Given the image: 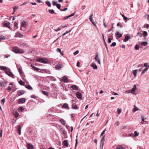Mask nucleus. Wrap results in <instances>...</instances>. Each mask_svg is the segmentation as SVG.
Instances as JSON below:
<instances>
[{
    "mask_svg": "<svg viewBox=\"0 0 149 149\" xmlns=\"http://www.w3.org/2000/svg\"><path fill=\"white\" fill-rule=\"evenodd\" d=\"M31 67L32 68V69L34 70H37V71H38L40 70L39 68H36L32 65H31Z\"/></svg>",
    "mask_w": 149,
    "mask_h": 149,
    "instance_id": "obj_20",
    "label": "nucleus"
},
{
    "mask_svg": "<svg viewBox=\"0 0 149 149\" xmlns=\"http://www.w3.org/2000/svg\"><path fill=\"white\" fill-rule=\"evenodd\" d=\"M5 101V98H3L2 99L1 101V103H3V104H4Z\"/></svg>",
    "mask_w": 149,
    "mask_h": 149,
    "instance_id": "obj_50",
    "label": "nucleus"
},
{
    "mask_svg": "<svg viewBox=\"0 0 149 149\" xmlns=\"http://www.w3.org/2000/svg\"><path fill=\"white\" fill-rule=\"evenodd\" d=\"M134 137H136L138 136L139 133L137 131H135L134 132Z\"/></svg>",
    "mask_w": 149,
    "mask_h": 149,
    "instance_id": "obj_35",
    "label": "nucleus"
},
{
    "mask_svg": "<svg viewBox=\"0 0 149 149\" xmlns=\"http://www.w3.org/2000/svg\"><path fill=\"white\" fill-rule=\"evenodd\" d=\"M137 34L140 37H142V34L140 32H138L137 33Z\"/></svg>",
    "mask_w": 149,
    "mask_h": 149,
    "instance_id": "obj_57",
    "label": "nucleus"
},
{
    "mask_svg": "<svg viewBox=\"0 0 149 149\" xmlns=\"http://www.w3.org/2000/svg\"><path fill=\"white\" fill-rule=\"evenodd\" d=\"M21 126L20 125H19L18 126L17 130L18 132L19 135H20L21 133Z\"/></svg>",
    "mask_w": 149,
    "mask_h": 149,
    "instance_id": "obj_27",
    "label": "nucleus"
},
{
    "mask_svg": "<svg viewBox=\"0 0 149 149\" xmlns=\"http://www.w3.org/2000/svg\"><path fill=\"white\" fill-rule=\"evenodd\" d=\"M19 83L20 85H24L25 84V82L22 80H20L19 81Z\"/></svg>",
    "mask_w": 149,
    "mask_h": 149,
    "instance_id": "obj_33",
    "label": "nucleus"
},
{
    "mask_svg": "<svg viewBox=\"0 0 149 149\" xmlns=\"http://www.w3.org/2000/svg\"><path fill=\"white\" fill-rule=\"evenodd\" d=\"M46 4H47L49 7H50L51 4L50 2L48 1H47L45 2Z\"/></svg>",
    "mask_w": 149,
    "mask_h": 149,
    "instance_id": "obj_34",
    "label": "nucleus"
},
{
    "mask_svg": "<svg viewBox=\"0 0 149 149\" xmlns=\"http://www.w3.org/2000/svg\"><path fill=\"white\" fill-rule=\"evenodd\" d=\"M10 71L11 70L10 69L8 68V70L6 71V72H5V73L8 76L12 77L13 78H15V76L13 74V73L11 72Z\"/></svg>",
    "mask_w": 149,
    "mask_h": 149,
    "instance_id": "obj_3",
    "label": "nucleus"
},
{
    "mask_svg": "<svg viewBox=\"0 0 149 149\" xmlns=\"http://www.w3.org/2000/svg\"><path fill=\"white\" fill-rule=\"evenodd\" d=\"M118 113V114H120L121 112V110L119 109H117Z\"/></svg>",
    "mask_w": 149,
    "mask_h": 149,
    "instance_id": "obj_52",
    "label": "nucleus"
},
{
    "mask_svg": "<svg viewBox=\"0 0 149 149\" xmlns=\"http://www.w3.org/2000/svg\"><path fill=\"white\" fill-rule=\"evenodd\" d=\"M7 84L6 82H1V86L3 87L7 86Z\"/></svg>",
    "mask_w": 149,
    "mask_h": 149,
    "instance_id": "obj_21",
    "label": "nucleus"
},
{
    "mask_svg": "<svg viewBox=\"0 0 149 149\" xmlns=\"http://www.w3.org/2000/svg\"><path fill=\"white\" fill-rule=\"evenodd\" d=\"M13 51L16 53L23 54L24 52L22 50H20L17 47H14L13 49Z\"/></svg>",
    "mask_w": 149,
    "mask_h": 149,
    "instance_id": "obj_1",
    "label": "nucleus"
},
{
    "mask_svg": "<svg viewBox=\"0 0 149 149\" xmlns=\"http://www.w3.org/2000/svg\"><path fill=\"white\" fill-rule=\"evenodd\" d=\"M116 149H125V148L122 146L118 145L117 146Z\"/></svg>",
    "mask_w": 149,
    "mask_h": 149,
    "instance_id": "obj_26",
    "label": "nucleus"
},
{
    "mask_svg": "<svg viewBox=\"0 0 149 149\" xmlns=\"http://www.w3.org/2000/svg\"><path fill=\"white\" fill-rule=\"evenodd\" d=\"M61 30V29L59 27H58L57 28V29H54V31H59Z\"/></svg>",
    "mask_w": 149,
    "mask_h": 149,
    "instance_id": "obj_58",
    "label": "nucleus"
},
{
    "mask_svg": "<svg viewBox=\"0 0 149 149\" xmlns=\"http://www.w3.org/2000/svg\"><path fill=\"white\" fill-rule=\"evenodd\" d=\"M57 2V1H53L52 2L53 5L54 6H56V5L57 4L56 3Z\"/></svg>",
    "mask_w": 149,
    "mask_h": 149,
    "instance_id": "obj_43",
    "label": "nucleus"
},
{
    "mask_svg": "<svg viewBox=\"0 0 149 149\" xmlns=\"http://www.w3.org/2000/svg\"><path fill=\"white\" fill-rule=\"evenodd\" d=\"M134 108L132 110V112L133 113H135L136 111H139L140 110L136 107V106L134 105Z\"/></svg>",
    "mask_w": 149,
    "mask_h": 149,
    "instance_id": "obj_14",
    "label": "nucleus"
},
{
    "mask_svg": "<svg viewBox=\"0 0 149 149\" xmlns=\"http://www.w3.org/2000/svg\"><path fill=\"white\" fill-rule=\"evenodd\" d=\"M63 146H66L67 147L68 146V142L67 140H64V141L63 142Z\"/></svg>",
    "mask_w": 149,
    "mask_h": 149,
    "instance_id": "obj_23",
    "label": "nucleus"
},
{
    "mask_svg": "<svg viewBox=\"0 0 149 149\" xmlns=\"http://www.w3.org/2000/svg\"><path fill=\"white\" fill-rule=\"evenodd\" d=\"M26 99L24 98H22L19 99L18 100V102L19 103H24L25 102Z\"/></svg>",
    "mask_w": 149,
    "mask_h": 149,
    "instance_id": "obj_8",
    "label": "nucleus"
},
{
    "mask_svg": "<svg viewBox=\"0 0 149 149\" xmlns=\"http://www.w3.org/2000/svg\"><path fill=\"white\" fill-rule=\"evenodd\" d=\"M75 13L74 12V13H73L71 15H70L68 16L65 17H64L63 18V20H66V19H68V18L73 16L74 15Z\"/></svg>",
    "mask_w": 149,
    "mask_h": 149,
    "instance_id": "obj_17",
    "label": "nucleus"
},
{
    "mask_svg": "<svg viewBox=\"0 0 149 149\" xmlns=\"http://www.w3.org/2000/svg\"><path fill=\"white\" fill-rule=\"evenodd\" d=\"M56 51L60 53L61 52V50L60 49L58 48H57L56 49Z\"/></svg>",
    "mask_w": 149,
    "mask_h": 149,
    "instance_id": "obj_63",
    "label": "nucleus"
},
{
    "mask_svg": "<svg viewBox=\"0 0 149 149\" xmlns=\"http://www.w3.org/2000/svg\"><path fill=\"white\" fill-rule=\"evenodd\" d=\"M131 39V37L130 36L127 35L125 37V38L124 39V41L125 42H126L128 41V40L129 39Z\"/></svg>",
    "mask_w": 149,
    "mask_h": 149,
    "instance_id": "obj_11",
    "label": "nucleus"
},
{
    "mask_svg": "<svg viewBox=\"0 0 149 149\" xmlns=\"http://www.w3.org/2000/svg\"><path fill=\"white\" fill-rule=\"evenodd\" d=\"M76 95L78 98L81 99L82 97V95L81 93H79L78 92H77Z\"/></svg>",
    "mask_w": 149,
    "mask_h": 149,
    "instance_id": "obj_16",
    "label": "nucleus"
},
{
    "mask_svg": "<svg viewBox=\"0 0 149 149\" xmlns=\"http://www.w3.org/2000/svg\"><path fill=\"white\" fill-rule=\"evenodd\" d=\"M139 46L138 45H136L135 46V48L136 50H138L139 49Z\"/></svg>",
    "mask_w": 149,
    "mask_h": 149,
    "instance_id": "obj_38",
    "label": "nucleus"
},
{
    "mask_svg": "<svg viewBox=\"0 0 149 149\" xmlns=\"http://www.w3.org/2000/svg\"><path fill=\"white\" fill-rule=\"evenodd\" d=\"M72 108L74 109H78V107L77 105H75V106H74L73 105H72Z\"/></svg>",
    "mask_w": 149,
    "mask_h": 149,
    "instance_id": "obj_32",
    "label": "nucleus"
},
{
    "mask_svg": "<svg viewBox=\"0 0 149 149\" xmlns=\"http://www.w3.org/2000/svg\"><path fill=\"white\" fill-rule=\"evenodd\" d=\"M18 110L20 111H22L24 110V108L22 107H20L19 108Z\"/></svg>",
    "mask_w": 149,
    "mask_h": 149,
    "instance_id": "obj_37",
    "label": "nucleus"
},
{
    "mask_svg": "<svg viewBox=\"0 0 149 149\" xmlns=\"http://www.w3.org/2000/svg\"><path fill=\"white\" fill-rule=\"evenodd\" d=\"M6 39L5 37L3 35H1V40H5Z\"/></svg>",
    "mask_w": 149,
    "mask_h": 149,
    "instance_id": "obj_42",
    "label": "nucleus"
},
{
    "mask_svg": "<svg viewBox=\"0 0 149 149\" xmlns=\"http://www.w3.org/2000/svg\"><path fill=\"white\" fill-rule=\"evenodd\" d=\"M71 88L74 90L78 91V88L76 85H72L71 86Z\"/></svg>",
    "mask_w": 149,
    "mask_h": 149,
    "instance_id": "obj_13",
    "label": "nucleus"
},
{
    "mask_svg": "<svg viewBox=\"0 0 149 149\" xmlns=\"http://www.w3.org/2000/svg\"><path fill=\"white\" fill-rule=\"evenodd\" d=\"M42 93L44 95H47L48 96L49 95V93L48 92H47V91H42Z\"/></svg>",
    "mask_w": 149,
    "mask_h": 149,
    "instance_id": "obj_30",
    "label": "nucleus"
},
{
    "mask_svg": "<svg viewBox=\"0 0 149 149\" xmlns=\"http://www.w3.org/2000/svg\"><path fill=\"white\" fill-rule=\"evenodd\" d=\"M14 26L16 27L17 28H18V24L16 22H15L14 23Z\"/></svg>",
    "mask_w": 149,
    "mask_h": 149,
    "instance_id": "obj_61",
    "label": "nucleus"
},
{
    "mask_svg": "<svg viewBox=\"0 0 149 149\" xmlns=\"http://www.w3.org/2000/svg\"><path fill=\"white\" fill-rule=\"evenodd\" d=\"M141 44L143 46H146L148 44V43L146 42H141Z\"/></svg>",
    "mask_w": 149,
    "mask_h": 149,
    "instance_id": "obj_29",
    "label": "nucleus"
},
{
    "mask_svg": "<svg viewBox=\"0 0 149 149\" xmlns=\"http://www.w3.org/2000/svg\"><path fill=\"white\" fill-rule=\"evenodd\" d=\"M62 79L63 81L66 83L69 82L68 79L66 76L63 77Z\"/></svg>",
    "mask_w": 149,
    "mask_h": 149,
    "instance_id": "obj_18",
    "label": "nucleus"
},
{
    "mask_svg": "<svg viewBox=\"0 0 149 149\" xmlns=\"http://www.w3.org/2000/svg\"><path fill=\"white\" fill-rule=\"evenodd\" d=\"M26 24V22L24 21H23V22H22L21 23L22 26L24 28H25Z\"/></svg>",
    "mask_w": 149,
    "mask_h": 149,
    "instance_id": "obj_31",
    "label": "nucleus"
},
{
    "mask_svg": "<svg viewBox=\"0 0 149 149\" xmlns=\"http://www.w3.org/2000/svg\"><path fill=\"white\" fill-rule=\"evenodd\" d=\"M99 58V57H98V54H97L96 56H95V58H94V59H95L96 61H97L98 59H98Z\"/></svg>",
    "mask_w": 149,
    "mask_h": 149,
    "instance_id": "obj_40",
    "label": "nucleus"
},
{
    "mask_svg": "<svg viewBox=\"0 0 149 149\" xmlns=\"http://www.w3.org/2000/svg\"><path fill=\"white\" fill-rule=\"evenodd\" d=\"M22 36L21 34L17 33H16L15 36L17 37H19Z\"/></svg>",
    "mask_w": 149,
    "mask_h": 149,
    "instance_id": "obj_39",
    "label": "nucleus"
},
{
    "mask_svg": "<svg viewBox=\"0 0 149 149\" xmlns=\"http://www.w3.org/2000/svg\"><path fill=\"white\" fill-rule=\"evenodd\" d=\"M36 61L37 62L41 63H46L48 62V60L45 58H38L36 59Z\"/></svg>",
    "mask_w": 149,
    "mask_h": 149,
    "instance_id": "obj_2",
    "label": "nucleus"
},
{
    "mask_svg": "<svg viewBox=\"0 0 149 149\" xmlns=\"http://www.w3.org/2000/svg\"><path fill=\"white\" fill-rule=\"evenodd\" d=\"M27 147L28 149H33V146L30 143L27 144Z\"/></svg>",
    "mask_w": 149,
    "mask_h": 149,
    "instance_id": "obj_10",
    "label": "nucleus"
},
{
    "mask_svg": "<svg viewBox=\"0 0 149 149\" xmlns=\"http://www.w3.org/2000/svg\"><path fill=\"white\" fill-rule=\"evenodd\" d=\"M14 115L16 117H17L19 116V113L17 112H16L14 113Z\"/></svg>",
    "mask_w": 149,
    "mask_h": 149,
    "instance_id": "obj_46",
    "label": "nucleus"
},
{
    "mask_svg": "<svg viewBox=\"0 0 149 149\" xmlns=\"http://www.w3.org/2000/svg\"><path fill=\"white\" fill-rule=\"evenodd\" d=\"M91 22L94 25H95V22L94 20L93 19H91L90 20Z\"/></svg>",
    "mask_w": 149,
    "mask_h": 149,
    "instance_id": "obj_60",
    "label": "nucleus"
},
{
    "mask_svg": "<svg viewBox=\"0 0 149 149\" xmlns=\"http://www.w3.org/2000/svg\"><path fill=\"white\" fill-rule=\"evenodd\" d=\"M148 68H145L142 72L141 74H144L145 72L148 70Z\"/></svg>",
    "mask_w": 149,
    "mask_h": 149,
    "instance_id": "obj_41",
    "label": "nucleus"
},
{
    "mask_svg": "<svg viewBox=\"0 0 149 149\" xmlns=\"http://www.w3.org/2000/svg\"><path fill=\"white\" fill-rule=\"evenodd\" d=\"M90 66L92 67L94 69H96L97 68V66L94 63H93L91 64L90 65Z\"/></svg>",
    "mask_w": 149,
    "mask_h": 149,
    "instance_id": "obj_19",
    "label": "nucleus"
},
{
    "mask_svg": "<svg viewBox=\"0 0 149 149\" xmlns=\"http://www.w3.org/2000/svg\"><path fill=\"white\" fill-rule=\"evenodd\" d=\"M131 90H127L126 91H125V93H131Z\"/></svg>",
    "mask_w": 149,
    "mask_h": 149,
    "instance_id": "obj_55",
    "label": "nucleus"
},
{
    "mask_svg": "<svg viewBox=\"0 0 149 149\" xmlns=\"http://www.w3.org/2000/svg\"><path fill=\"white\" fill-rule=\"evenodd\" d=\"M4 58H8L9 57H10V55L9 54L8 55H4Z\"/></svg>",
    "mask_w": 149,
    "mask_h": 149,
    "instance_id": "obj_53",
    "label": "nucleus"
},
{
    "mask_svg": "<svg viewBox=\"0 0 149 149\" xmlns=\"http://www.w3.org/2000/svg\"><path fill=\"white\" fill-rule=\"evenodd\" d=\"M137 71V70H136L133 71V74L134 76H135L136 75Z\"/></svg>",
    "mask_w": 149,
    "mask_h": 149,
    "instance_id": "obj_45",
    "label": "nucleus"
},
{
    "mask_svg": "<svg viewBox=\"0 0 149 149\" xmlns=\"http://www.w3.org/2000/svg\"><path fill=\"white\" fill-rule=\"evenodd\" d=\"M20 46L22 47L26 48L29 47L27 43H23L20 45Z\"/></svg>",
    "mask_w": 149,
    "mask_h": 149,
    "instance_id": "obj_12",
    "label": "nucleus"
},
{
    "mask_svg": "<svg viewBox=\"0 0 149 149\" xmlns=\"http://www.w3.org/2000/svg\"><path fill=\"white\" fill-rule=\"evenodd\" d=\"M116 45V43L115 42H113L111 45V47H114Z\"/></svg>",
    "mask_w": 149,
    "mask_h": 149,
    "instance_id": "obj_48",
    "label": "nucleus"
},
{
    "mask_svg": "<svg viewBox=\"0 0 149 149\" xmlns=\"http://www.w3.org/2000/svg\"><path fill=\"white\" fill-rule=\"evenodd\" d=\"M8 68H8L5 66H1V70L3 71H5V72H6V71L8 70Z\"/></svg>",
    "mask_w": 149,
    "mask_h": 149,
    "instance_id": "obj_15",
    "label": "nucleus"
},
{
    "mask_svg": "<svg viewBox=\"0 0 149 149\" xmlns=\"http://www.w3.org/2000/svg\"><path fill=\"white\" fill-rule=\"evenodd\" d=\"M106 131V129H104L103 131L102 132V133H101V136H102L104 133V132H105V131Z\"/></svg>",
    "mask_w": 149,
    "mask_h": 149,
    "instance_id": "obj_59",
    "label": "nucleus"
},
{
    "mask_svg": "<svg viewBox=\"0 0 149 149\" xmlns=\"http://www.w3.org/2000/svg\"><path fill=\"white\" fill-rule=\"evenodd\" d=\"M115 35L116 36L118 35V37L119 38L121 37L122 36V34H119V32L118 31H117L115 33Z\"/></svg>",
    "mask_w": 149,
    "mask_h": 149,
    "instance_id": "obj_22",
    "label": "nucleus"
},
{
    "mask_svg": "<svg viewBox=\"0 0 149 149\" xmlns=\"http://www.w3.org/2000/svg\"><path fill=\"white\" fill-rule=\"evenodd\" d=\"M63 67V65L61 64H58L55 66V68L58 70H59Z\"/></svg>",
    "mask_w": 149,
    "mask_h": 149,
    "instance_id": "obj_7",
    "label": "nucleus"
},
{
    "mask_svg": "<svg viewBox=\"0 0 149 149\" xmlns=\"http://www.w3.org/2000/svg\"><path fill=\"white\" fill-rule=\"evenodd\" d=\"M7 90L8 91H10L11 90V87L10 86H8V87Z\"/></svg>",
    "mask_w": 149,
    "mask_h": 149,
    "instance_id": "obj_64",
    "label": "nucleus"
},
{
    "mask_svg": "<svg viewBox=\"0 0 149 149\" xmlns=\"http://www.w3.org/2000/svg\"><path fill=\"white\" fill-rule=\"evenodd\" d=\"M62 108H68L69 107H68V104H67L66 103H65L64 104L62 107Z\"/></svg>",
    "mask_w": 149,
    "mask_h": 149,
    "instance_id": "obj_24",
    "label": "nucleus"
},
{
    "mask_svg": "<svg viewBox=\"0 0 149 149\" xmlns=\"http://www.w3.org/2000/svg\"><path fill=\"white\" fill-rule=\"evenodd\" d=\"M25 91L23 90H19L17 91V95L18 96H20L23 94L24 93Z\"/></svg>",
    "mask_w": 149,
    "mask_h": 149,
    "instance_id": "obj_9",
    "label": "nucleus"
},
{
    "mask_svg": "<svg viewBox=\"0 0 149 149\" xmlns=\"http://www.w3.org/2000/svg\"><path fill=\"white\" fill-rule=\"evenodd\" d=\"M148 33L146 31H144L143 33V36H146L147 35Z\"/></svg>",
    "mask_w": 149,
    "mask_h": 149,
    "instance_id": "obj_49",
    "label": "nucleus"
},
{
    "mask_svg": "<svg viewBox=\"0 0 149 149\" xmlns=\"http://www.w3.org/2000/svg\"><path fill=\"white\" fill-rule=\"evenodd\" d=\"M18 7L17 6H14L13 7V11H14V12H15V9L17 8Z\"/></svg>",
    "mask_w": 149,
    "mask_h": 149,
    "instance_id": "obj_62",
    "label": "nucleus"
},
{
    "mask_svg": "<svg viewBox=\"0 0 149 149\" xmlns=\"http://www.w3.org/2000/svg\"><path fill=\"white\" fill-rule=\"evenodd\" d=\"M56 6L58 9H60L61 6L60 4H57L56 5Z\"/></svg>",
    "mask_w": 149,
    "mask_h": 149,
    "instance_id": "obj_47",
    "label": "nucleus"
},
{
    "mask_svg": "<svg viewBox=\"0 0 149 149\" xmlns=\"http://www.w3.org/2000/svg\"><path fill=\"white\" fill-rule=\"evenodd\" d=\"M25 86L26 88L29 90H32V87L30 85H26Z\"/></svg>",
    "mask_w": 149,
    "mask_h": 149,
    "instance_id": "obj_28",
    "label": "nucleus"
},
{
    "mask_svg": "<svg viewBox=\"0 0 149 149\" xmlns=\"http://www.w3.org/2000/svg\"><path fill=\"white\" fill-rule=\"evenodd\" d=\"M72 30H69V31H67L66 32L64 33L63 34H62L63 36H64L66 34L70 32Z\"/></svg>",
    "mask_w": 149,
    "mask_h": 149,
    "instance_id": "obj_44",
    "label": "nucleus"
},
{
    "mask_svg": "<svg viewBox=\"0 0 149 149\" xmlns=\"http://www.w3.org/2000/svg\"><path fill=\"white\" fill-rule=\"evenodd\" d=\"M77 139H76V143H75V149H76L77 146Z\"/></svg>",
    "mask_w": 149,
    "mask_h": 149,
    "instance_id": "obj_56",
    "label": "nucleus"
},
{
    "mask_svg": "<svg viewBox=\"0 0 149 149\" xmlns=\"http://www.w3.org/2000/svg\"><path fill=\"white\" fill-rule=\"evenodd\" d=\"M60 122L63 125H65V121L63 119H61L60 120Z\"/></svg>",
    "mask_w": 149,
    "mask_h": 149,
    "instance_id": "obj_25",
    "label": "nucleus"
},
{
    "mask_svg": "<svg viewBox=\"0 0 149 149\" xmlns=\"http://www.w3.org/2000/svg\"><path fill=\"white\" fill-rule=\"evenodd\" d=\"M79 53V51L78 50H77L75 52H74L73 54L74 55H75Z\"/></svg>",
    "mask_w": 149,
    "mask_h": 149,
    "instance_id": "obj_54",
    "label": "nucleus"
},
{
    "mask_svg": "<svg viewBox=\"0 0 149 149\" xmlns=\"http://www.w3.org/2000/svg\"><path fill=\"white\" fill-rule=\"evenodd\" d=\"M49 12L51 14H53L54 13V11L53 9L49 10Z\"/></svg>",
    "mask_w": 149,
    "mask_h": 149,
    "instance_id": "obj_36",
    "label": "nucleus"
},
{
    "mask_svg": "<svg viewBox=\"0 0 149 149\" xmlns=\"http://www.w3.org/2000/svg\"><path fill=\"white\" fill-rule=\"evenodd\" d=\"M136 89V84H134L132 88L130 90L131 91V93L132 94H134V92L135 90Z\"/></svg>",
    "mask_w": 149,
    "mask_h": 149,
    "instance_id": "obj_6",
    "label": "nucleus"
},
{
    "mask_svg": "<svg viewBox=\"0 0 149 149\" xmlns=\"http://www.w3.org/2000/svg\"><path fill=\"white\" fill-rule=\"evenodd\" d=\"M121 15L124 20H126L127 19V17H125V15L123 14H122Z\"/></svg>",
    "mask_w": 149,
    "mask_h": 149,
    "instance_id": "obj_51",
    "label": "nucleus"
},
{
    "mask_svg": "<svg viewBox=\"0 0 149 149\" xmlns=\"http://www.w3.org/2000/svg\"><path fill=\"white\" fill-rule=\"evenodd\" d=\"M104 137L105 136H104L102 137L100 146V149H103V147L104 146V142L105 141Z\"/></svg>",
    "mask_w": 149,
    "mask_h": 149,
    "instance_id": "obj_4",
    "label": "nucleus"
},
{
    "mask_svg": "<svg viewBox=\"0 0 149 149\" xmlns=\"http://www.w3.org/2000/svg\"><path fill=\"white\" fill-rule=\"evenodd\" d=\"M10 23L7 21H4L3 25L4 26L6 27L7 28H10Z\"/></svg>",
    "mask_w": 149,
    "mask_h": 149,
    "instance_id": "obj_5",
    "label": "nucleus"
}]
</instances>
